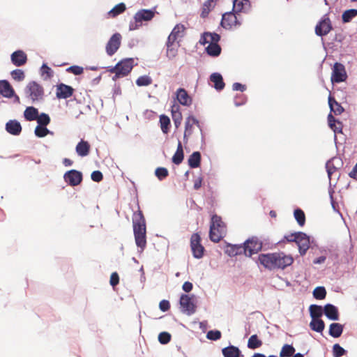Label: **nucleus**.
Listing matches in <instances>:
<instances>
[{
    "label": "nucleus",
    "mask_w": 357,
    "mask_h": 357,
    "mask_svg": "<svg viewBox=\"0 0 357 357\" xmlns=\"http://www.w3.org/2000/svg\"><path fill=\"white\" fill-rule=\"evenodd\" d=\"M258 260L264 268L269 270L284 269L294 262L291 255H286L282 252L260 254Z\"/></svg>",
    "instance_id": "f257e3e1"
},
{
    "label": "nucleus",
    "mask_w": 357,
    "mask_h": 357,
    "mask_svg": "<svg viewBox=\"0 0 357 357\" xmlns=\"http://www.w3.org/2000/svg\"><path fill=\"white\" fill-rule=\"evenodd\" d=\"M220 36L216 33L205 32L202 36L200 43L202 45L208 44L206 47L207 54L211 56H218L221 53V47L218 45Z\"/></svg>",
    "instance_id": "f03ea898"
},
{
    "label": "nucleus",
    "mask_w": 357,
    "mask_h": 357,
    "mask_svg": "<svg viewBox=\"0 0 357 357\" xmlns=\"http://www.w3.org/2000/svg\"><path fill=\"white\" fill-rule=\"evenodd\" d=\"M226 234V225L221 217L213 215L210 225L209 238L211 241L218 243Z\"/></svg>",
    "instance_id": "7ed1b4c3"
},
{
    "label": "nucleus",
    "mask_w": 357,
    "mask_h": 357,
    "mask_svg": "<svg viewBox=\"0 0 357 357\" xmlns=\"http://www.w3.org/2000/svg\"><path fill=\"white\" fill-rule=\"evenodd\" d=\"M134 67V59L128 58L121 60L115 66L109 67L107 70L110 73H114L113 80L127 76Z\"/></svg>",
    "instance_id": "20e7f679"
},
{
    "label": "nucleus",
    "mask_w": 357,
    "mask_h": 357,
    "mask_svg": "<svg viewBox=\"0 0 357 357\" xmlns=\"http://www.w3.org/2000/svg\"><path fill=\"white\" fill-rule=\"evenodd\" d=\"M155 13L151 10L142 9L137 12L134 16V22H130L129 29L130 31L138 29L142 24V21H149L153 18Z\"/></svg>",
    "instance_id": "39448f33"
},
{
    "label": "nucleus",
    "mask_w": 357,
    "mask_h": 357,
    "mask_svg": "<svg viewBox=\"0 0 357 357\" xmlns=\"http://www.w3.org/2000/svg\"><path fill=\"white\" fill-rule=\"evenodd\" d=\"M25 93L27 97L34 102L43 98L44 90L37 82H31L26 86Z\"/></svg>",
    "instance_id": "423d86ee"
},
{
    "label": "nucleus",
    "mask_w": 357,
    "mask_h": 357,
    "mask_svg": "<svg viewBox=\"0 0 357 357\" xmlns=\"http://www.w3.org/2000/svg\"><path fill=\"white\" fill-rule=\"evenodd\" d=\"M333 29L331 20L328 14L324 15L317 24L314 31L318 36H325Z\"/></svg>",
    "instance_id": "0eeeda50"
},
{
    "label": "nucleus",
    "mask_w": 357,
    "mask_h": 357,
    "mask_svg": "<svg viewBox=\"0 0 357 357\" xmlns=\"http://www.w3.org/2000/svg\"><path fill=\"white\" fill-rule=\"evenodd\" d=\"M201 237L198 233H194L190 237V248L196 259H201L204 255L205 248L201 243Z\"/></svg>",
    "instance_id": "6e6552de"
},
{
    "label": "nucleus",
    "mask_w": 357,
    "mask_h": 357,
    "mask_svg": "<svg viewBox=\"0 0 357 357\" xmlns=\"http://www.w3.org/2000/svg\"><path fill=\"white\" fill-rule=\"evenodd\" d=\"M239 15H236L234 12H228L222 15L221 20V26L226 29H231L241 25L238 20Z\"/></svg>",
    "instance_id": "1a4fd4ad"
},
{
    "label": "nucleus",
    "mask_w": 357,
    "mask_h": 357,
    "mask_svg": "<svg viewBox=\"0 0 357 357\" xmlns=\"http://www.w3.org/2000/svg\"><path fill=\"white\" fill-rule=\"evenodd\" d=\"M243 252L246 256H252L262 248V243L256 237H252L244 243Z\"/></svg>",
    "instance_id": "9d476101"
},
{
    "label": "nucleus",
    "mask_w": 357,
    "mask_h": 357,
    "mask_svg": "<svg viewBox=\"0 0 357 357\" xmlns=\"http://www.w3.org/2000/svg\"><path fill=\"white\" fill-rule=\"evenodd\" d=\"M121 35L116 33L112 36L106 45V52L109 56H112L119 49L121 44Z\"/></svg>",
    "instance_id": "9b49d317"
},
{
    "label": "nucleus",
    "mask_w": 357,
    "mask_h": 357,
    "mask_svg": "<svg viewBox=\"0 0 357 357\" xmlns=\"http://www.w3.org/2000/svg\"><path fill=\"white\" fill-rule=\"evenodd\" d=\"M195 126L198 127L201 130L199 121L195 116H189L187 117L185 122V131L183 135V140L185 143H187L188 138L192 136Z\"/></svg>",
    "instance_id": "f8f14e48"
},
{
    "label": "nucleus",
    "mask_w": 357,
    "mask_h": 357,
    "mask_svg": "<svg viewBox=\"0 0 357 357\" xmlns=\"http://www.w3.org/2000/svg\"><path fill=\"white\" fill-rule=\"evenodd\" d=\"M180 305L182 311L192 314L195 312L196 306L193 301V296L187 294H182L180 298Z\"/></svg>",
    "instance_id": "ddd939ff"
},
{
    "label": "nucleus",
    "mask_w": 357,
    "mask_h": 357,
    "mask_svg": "<svg viewBox=\"0 0 357 357\" xmlns=\"http://www.w3.org/2000/svg\"><path fill=\"white\" fill-rule=\"evenodd\" d=\"M347 77L344 66L340 63H335L331 77V81L333 82L340 83L346 80Z\"/></svg>",
    "instance_id": "4468645a"
},
{
    "label": "nucleus",
    "mask_w": 357,
    "mask_h": 357,
    "mask_svg": "<svg viewBox=\"0 0 357 357\" xmlns=\"http://www.w3.org/2000/svg\"><path fill=\"white\" fill-rule=\"evenodd\" d=\"M63 178L70 185L76 186L82 182V174L77 170L72 169L65 173Z\"/></svg>",
    "instance_id": "2eb2a0df"
},
{
    "label": "nucleus",
    "mask_w": 357,
    "mask_h": 357,
    "mask_svg": "<svg viewBox=\"0 0 357 357\" xmlns=\"http://www.w3.org/2000/svg\"><path fill=\"white\" fill-rule=\"evenodd\" d=\"M298 237L296 241V244L298 247L299 253L301 256L305 255L306 252L310 248V238L305 233L298 231Z\"/></svg>",
    "instance_id": "dca6fc26"
},
{
    "label": "nucleus",
    "mask_w": 357,
    "mask_h": 357,
    "mask_svg": "<svg viewBox=\"0 0 357 357\" xmlns=\"http://www.w3.org/2000/svg\"><path fill=\"white\" fill-rule=\"evenodd\" d=\"M133 232L136 245L143 251L146 246V228L135 229Z\"/></svg>",
    "instance_id": "f3484780"
},
{
    "label": "nucleus",
    "mask_w": 357,
    "mask_h": 357,
    "mask_svg": "<svg viewBox=\"0 0 357 357\" xmlns=\"http://www.w3.org/2000/svg\"><path fill=\"white\" fill-rule=\"evenodd\" d=\"M74 89L65 84H59L56 86V97L59 99H66L73 94Z\"/></svg>",
    "instance_id": "a211bd4d"
},
{
    "label": "nucleus",
    "mask_w": 357,
    "mask_h": 357,
    "mask_svg": "<svg viewBox=\"0 0 357 357\" xmlns=\"http://www.w3.org/2000/svg\"><path fill=\"white\" fill-rule=\"evenodd\" d=\"M132 226L133 229H139V228H146V220L144 216L143 215L142 211L140 210L139 206H138V210L134 212L132 215Z\"/></svg>",
    "instance_id": "6ab92c4d"
},
{
    "label": "nucleus",
    "mask_w": 357,
    "mask_h": 357,
    "mask_svg": "<svg viewBox=\"0 0 357 357\" xmlns=\"http://www.w3.org/2000/svg\"><path fill=\"white\" fill-rule=\"evenodd\" d=\"M12 63L15 66H22L27 61V56L22 50L14 52L10 56Z\"/></svg>",
    "instance_id": "aec40b11"
},
{
    "label": "nucleus",
    "mask_w": 357,
    "mask_h": 357,
    "mask_svg": "<svg viewBox=\"0 0 357 357\" xmlns=\"http://www.w3.org/2000/svg\"><path fill=\"white\" fill-rule=\"evenodd\" d=\"M185 29L184 25L181 24H176L168 36L167 40L176 43L178 38H181L183 36Z\"/></svg>",
    "instance_id": "412c9836"
},
{
    "label": "nucleus",
    "mask_w": 357,
    "mask_h": 357,
    "mask_svg": "<svg viewBox=\"0 0 357 357\" xmlns=\"http://www.w3.org/2000/svg\"><path fill=\"white\" fill-rule=\"evenodd\" d=\"M0 94L8 98L15 96V91L7 80H0Z\"/></svg>",
    "instance_id": "4be33fe9"
},
{
    "label": "nucleus",
    "mask_w": 357,
    "mask_h": 357,
    "mask_svg": "<svg viewBox=\"0 0 357 357\" xmlns=\"http://www.w3.org/2000/svg\"><path fill=\"white\" fill-rule=\"evenodd\" d=\"M176 98L180 104L189 106L192 103V98L188 95L187 91L183 88H179L176 91Z\"/></svg>",
    "instance_id": "5701e85b"
},
{
    "label": "nucleus",
    "mask_w": 357,
    "mask_h": 357,
    "mask_svg": "<svg viewBox=\"0 0 357 357\" xmlns=\"http://www.w3.org/2000/svg\"><path fill=\"white\" fill-rule=\"evenodd\" d=\"M6 131L13 135H19L22 132V126L17 120H10L6 124Z\"/></svg>",
    "instance_id": "b1692460"
},
{
    "label": "nucleus",
    "mask_w": 357,
    "mask_h": 357,
    "mask_svg": "<svg viewBox=\"0 0 357 357\" xmlns=\"http://www.w3.org/2000/svg\"><path fill=\"white\" fill-rule=\"evenodd\" d=\"M75 150L79 156L85 157L90 153L91 145L87 141L81 139V141L77 144Z\"/></svg>",
    "instance_id": "393cba45"
},
{
    "label": "nucleus",
    "mask_w": 357,
    "mask_h": 357,
    "mask_svg": "<svg viewBox=\"0 0 357 357\" xmlns=\"http://www.w3.org/2000/svg\"><path fill=\"white\" fill-rule=\"evenodd\" d=\"M325 315L331 320H338L339 314L336 307L331 304H327L325 305L324 309Z\"/></svg>",
    "instance_id": "a878e982"
},
{
    "label": "nucleus",
    "mask_w": 357,
    "mask_h": 357,
    "mask_svg": "<svg viewBox=\"0 0 357 357\" xmlns=\"http://www.w3.org/2000/svg\"><path fill=\"white\" fill-rule=\"evenodd\" d=\"M210 80L214 84V88L218 91L222 90L225 86L223 78L220 73H214L211 74Z\"/></svg>",
    "instance_id": "bb28decb"
},
{
    "label": "nucleus",
    "mask_w": 357,
    "mask_h": 357,
    "mask_svg": "<svg viewBox=\"0 0 357 357\" xmlns=\"http://www.w3.org/2000/svg\"><path fill=\"white\" fill-rule=\"evenodd\" d=\"M224 357H240L241 351L234 346H229L222 350Z\"/></svg>",
    "instance_id": "cd10ccee"
},
{
    "label": "nucleus",
    "mask_w": 357,
    "mask_h": 357,
    "mask_svg": "<svg viewBox=\"0 0 357 357\" xmlns=\"http://www.w3.org/2000/svg\"><path fill=\"white\" fill-rule=\"evenodd\" d=\"M328 104L331 108V110L335 114L340 115L344 112V108L342 105L338 103L335 99L331 96L328 98Z\"/></svg>",
    "instance_id": "c85d7f7f"
},
{
    "label": "nucleus",
    "mask_w": 357,
    "mask_h": 357,
    "mask_svg": "<svg viewBox=\"0 0 357 357\" xmlns=\"http://www.w3.org/2000/svg\"><path fill=\"white\" fill-rule=\"evenodd\" d=\"M167 56L172 59L176 57L177 55L178 45H176L175 43L167 40Z\"/></svg>",
    "instance_id": "c756f323"
},
{
    "label": "nucleus",
    "mask_w": 357,
    "mask_h": 357,
    "mask_svg": "<svg viewBox=\"0 0 357 357\" xmlns=\"http://www.w3.org/2000/svg\"><path fill=\"white\" fill-rule=\"evenodd\" d=\"M184 158V153L181 142L179 141L177 146V149L172 157V162L175 165H179L182 162Z\"/></svg>",
    "instance_id": "7c9ffc66"
},
{
    "label": "nucleus",
    "mask_w": 357,
    "mask_h": 357,
    "mask_svg": "<svg viewBox=\"0 0 357 357\" xmlns=\"http://www.w3.org/2000/svg\"><path fill=\"white\" fill-rule=\"evenodd\" d=\"M188 165L191 168L199 167L201 162V154L199 151L193 152L188 158Z\"/></svg>",
    "instance_id": "2f4dec72"
},
{
    "label": "nucleus",
    "mask_w": 357,
    "mask_h": 357,
    "mask_svg": "<svg viewBox=\"0 0 357 357\" xmlns=\"http://www.w3.org/2000/svg\"><path fill=\"white\" fill-rule=\"evenodd\" d=\"M343 331V326L339 323H333L329 327V334L333 337H339Z\"/></svg>",
    "instance_id": "473e14b6"
},
{
    "label": "nucleus",
    "mask_w": 357,
    "mask_h": 357,
    "mask_svg": "<svg viewBox=\"0 0 357 357\" xmlns=\"http://www.w3.org/2000/svg\"><path fill=\"white\" fill-rule=\"evenodd\" d=\"M38 116V111L33 107H28L24 112V116L26 121H31L36 120Z\"/></svg>",
    "instance_id": "72a5a7b5"
},
{
    "label": "nucleus",
    "mask_w": 357,
    "mask_h": 357,
    "mask_svg": "<svg viewBox=\"0 0 357 357\" xmlns=\"http://www.w3.org/2000/svg\"><path fill=\"white\" fill-rule=\"evenodd\" d=\"M243 250V248L241 245H227L225 249V253L229 256L233 257L239 255Z\"/></svg>",
    "instance_id": "f704fd0d"
},
{
    "label": "nucleus",
    "mask_w": 357,
    "mask_h": 357,
    "mask_svg": "<svg viewBox=\"0 0 357 357\" xmlns=\"http://www.w3.org/2000/svg\"><path fill=\"white\" fill-rule=\"evenodd\" d=\"M217 0H206L202 6L201 16L206 17L211 10L215 7Z\"/></svg>",
    "instance_id": "c9c22d12"
},
{
    "label": "nucleus",
    "mask_w": 357,
    "mask_h": 357,
    "mask_svg": "<svg viewBox=\"0 0 357 357\" xmlns=\"http://www.w3.org/2000/svg\"><path fill=\"white\" fill-rule=\"evenodd\" d=\"M262 345V341L258 338L257 335H252L248 341V347L250 349L259 348Z\"/></svg>",
    "instance_id": "e433bc0d"
},
{
    "label": "nucleus",
    "mask_w": 357,
    "mask_h": 357,
    "mask_svg": "<svg viewBox=\"0 0 357 357\" xmlns=\"http://www.w3.org/2000/svg\"><path fill=\"white\" fill-rule=\"evenodd\" d=\"M312 330L317 332H322L324 329V322L320 319H312L310 324Z\"/></svg>",
    "instance_id": "4c0bfd02"
},
{
    "label": "nucleus",
    "mask_w": 357,
    "mask_h": 357,
    "mask_svg": "<svg viewBox=\"0 0 357 357\" xmlns=\"http://www.w3.org/2000/svg\"><path fill=\"white\" fill-rule=\"evenodd\" d=\"M160 128L163 133L167 134L169 130L170 119L166 115H161L160 116Z\"/></svg>",
    "instance_id": "58836bf2"
},
{
    "label": "nucleus",
    "mask_w": 357,
    "mask_h": 357,
    "mask_svg": "<svg viewBox=\"0 0 357 357\" xmlns=\"http://www.w3.org/2000/svg\"><path fill=\"white\" fill-rule=\"evenodd\" d=\"M295 352V349L292 345L290 344H284L280 352V357H291L293 356Z\"/></svg>",
    "instance_id": "ea45409f"
},
{
    "label": "nucleus",
    "mask_w": 357,
    "mask_h": 357,
    "mask_svg": "<svg viewBox=\"0 0 357 357\" xmlns=\"http://www.w3.org/2000/svg\"><path fill=\"white\" fill-rule=\"evenodd\" d=\"M310 312L312 319H319L323 314L321 306L311 305L310 306Z\"/></svg>",
    "instance_id": "a19ab883"
},
{
    "label": "nucleus",
    "mask_w": 357,
    "mask_h": 357,
    "mask_svg": "<svg viewBox=\"0 0 357 357\" xmlns=\"http://www.w3.org/2000/svg\"><path fill=\"white\" fill-rule=\"evenodd\" d=\"M249 3L248 0H234L233 3V11L235 13H241L245 8V6Z\"/></svg>",
    "instance_id": "79ce46f5"
},
{
    "label": "nucleus",
    "mask_w": 357,
    "mask_h": 357,
    "mask_svg": "<svg viewBox=\"0 0 357 357\" xmlns=\"http://www.w3.org/2000/svg\"><path fill=\"white\" fill-rule=\"evenodd\" d=\"M294 215L298 224L303 227L305 223V215L304 212L301 209L297 208L294 211Z\"/></svg>",
    "instance_id": "37998d69"
},
{
    "label": "nucleus",
    "mask_w": 357,
    "mask_h": 357,
    "mask_svg": "<svg viewBox=\"0 0 357 357\" xmlns=\"http://www.w3.org/2000/svg\"><path fill=\"white\" fill-rule=\"evenodd\" d=\"M126 9V5L123 3H120L116 5L110 11L109 15L114 17L122 13H123Z\"/></svg>",
    "instance_id": "c03bdc74"
},
{
    "label": "nucleus",
    "mask_w": 357,
    "mask_h": 357,
    "mask_svg": "<svg viewBox=\"0 0 357 357\" xmlns=\"http://www.w3.org/2000/svg\"><path fill=\"white\" fill-rule=\"evenodd\" d=\"M357 15V10L356 9H349L345 10L342 16V21L344 22H350L354 17Z\"/></svg>",
    "instance_id": "a18cd8bd"
},
{
    "label": "nucleus",
    "mask_w": 357,
    "mask_h": 357,
    "mask_svg": "<svg viewBox=\"0 0 357 357\" xmlns=\"http://www.w3.org/2000/svg\"><path fill=\"white\" fill-rule=\"evenodd\" d=\"M313 296L316 299L322 300L326 296V291L324 287H317L313 291Z\"/></svg>",
    "instance_id": "49530a36"
},
{
    "label": "nucleus",
    "mask_w": 357,
    "mask_h": 357,
    "mask_svg": "<svg viewBox=\"0 0 357 357\" xmlns=\"http://www.w3.org/2000/svg\"><path fill=\"white\" fill-rule=\"evenodd\" d=\"M34 132L35 135L38 137H44L49 133H52L46 128V126L38 125L36 127Z\"/></svg>",
    "instance_id": "de8ad7c7"
},
{
    "label": "nucleus",
    "mask_w": 357,
    "mask_h": 357,
    "mask_svg": "<svg viewBox=\"0 0 357 357\" xmlns=\"http://www.w3.org/2000/svg\"><path fill=\"white\" fill-rule=\"evenodd\" d=\"M36 120L38 126H47L50 123V118L49 115L45 113L38 114Z\"/></svg>",
    "instance_id": "09e8293b"
},
{
    "label": "nucleus",
    "mask_w": 357,
    "mask_h": 357,
    "mask_svg": "<svg viewBox=\"0 0 357 357\" xmlns=\"http://www.w3.org/2000/svg\"><path fill=\"white\" fill-rule=\"evenodd\" d=\"M151 83V78L147 75L140 76L136 80V84L139 86H149Z\"/></svg>",
    "instance_id": "8fccbe9b"
},
{
    "label": "nucleus",
    "mask_w": 357,
    "mask_h": 357,
    "mask_svg": "<svg viewBox=\"0 0 357 357\" xmlns=\"http://www.w3.org/2000/svg\"><path fill=\"white\" fill-rule=\"evenodd\" d=\"M346 354V350L339 344H335L333 347V357H341Z\"/></svg>",
    "instance_id": "3c124183"
},
{
    "label": "nucleus",
    "mask_w": 357,
    "mask_h": 357,
    "mask_svg": "<svg viewBox=\"0 0 357 357\" xmlns=\"http://www.w3.org/2000/svg\"><path fill=\"white\" fill-rule=\"evenodd\" d=\"M155 174L160 181H162L167 177L169 172L165 167H158L155 171Z\"/></svg>",
    "instance_id": "603ef678"
},
{
    "label": "nucleus",
    "mask_w": 357,
    "mask_h": 357,
    "mask_svg": "<svg viewBox=\"0 0 357 357\" xmlns=\"http://www.w3.org/2000/svg\"><path fill=\"white\" fill-rule=\"evenodd\" d=\"M41 75L45 79H50L53 76V72L46 64H43L41 67Z\"/></svg>",
    "instance_id": "864d4df0"
},
{
    "label": "nucleus",
    "mask_w": 357,
    "mask_h": 357,
    "mask_svg": "<svg viewBox=\"0 0 357 357\" xmlns=\"http://www.w3.org/2000/svg\"><path fill=\"white\" fill-rule=\"evenodd\" d=\"M11 76L13 79L18 82L22 81L25 77L24 71L20 69L13 70L11 72Z\"/></svg>",
    "instance_id": "5fc2aeb1"
},
{
    "label": "nucleus",
    "mask_w": 357,
    "mask_h": 357,
    "mask_svg": "<svg viewBox=\"0 0 357 357\" xmlns=\"http://www.w3.org/2000/svg\"><path fill=\"white\" fill-rule=\"evenodd\" d=\"M298 232L291 233L290 234L285 235L282 240L280 241V243H296L297 238L298 237Z\"/></svg>",
    "instance_id": "6e6d98bb"
},
{
    "label": "nucleus",
    "mask_w": 357,
    "mask_h": 357,
    "mask_svg": "<svg viewBox=\"0 0 357 357\" xmlns=\"http://www.w3.org/2000/svg\"><path fill=\"white\" fill-rule=\"evenodd\" d=\"M170 340L171 335L167 332H162L158 335V341L162 344H167Z\"/></svg>",
    "instance_id": "4d7b16f0"
},
{
    "label": "nucleus",
    "mask_w": 357,
    "mask_h": 357,
    "mask_svg": "<svg viewBox=\"0 0 357 357\" xmlns=\"http://www.w3.org/2000/svg\"><path fill=\"white\" fill-rule=\"evenodd\" d=\"M221 332L219 331H209L206 334V337L211 340H218L221 338Z\"/></svg>",
    "instance_id": "13d9d810"
},
{
    "label": "nucleus",
    "mask_w": 357,
    "mask_h": 357,
    "mask_svg": "<svg viewBox=\"0 0 357 357\" xmlns=\"http://www.w3.org/2000/svg\"><path fill=\"white\" fill-rule=\"evenodd\" d=\"M66 71L75 75H79L83 73L84 68L79 66H72L66 69Z\"/></svg>",
    "instance_id": "bf43d9fd"
},
{
    "label": "nucleus",
    "mask_w": 357,
    "mask_h": 357,
    "mask_svg": "<svg viewBox=\"0 0 357 357\" xmlns=\"http://www.w3.org/2000/svg\"><path fill=\"white\" fill-rule=\"evenodd\" d=\"M172 116V119H173L174 123L175 125V127L176 128H178L181 126L182 119H183L181 113H175Z\"/></svg>",
    "instance_id": "052dcab7"
},
{
    "label": "nucleus",
    "mask_w": 357,
    "mask_h": 357,
    "mask_svg": "<svg viewBox=\"0 0 357 357\" xmlns=\"http://www.w3.org/2000/svg\"><path fill=\"white\" fill-rule=\"evenodd\" d=\"M91 179L95 182H100L103 178V175L100 171H94L91 173Z\"/></svg>",
    "instance_id": "680f3d73"
},
{
    "label": "nucleus",
    "mask_w": 357,
    "mask_h": 357,
    "mask_svg": "<svg viewBox=\"0 0 357 357\" xmlns=\"http://www.w3.org/2000/svg\"><path fill=\"white\" fill-rule=\"evenodd\" d=\"M119 282V276L117 273L114 272L111 274L109 283L114 287Z\"/></svg>",
    "instance_id": "e2e57ef3"
},
{
    "label": "nucleus",
    "mask_w": 357,
    "mask_h": 357,
    "mask_svg": "<svg viewBox=\"0 0 357 357\" xmlns=\"http://www.w3.org/2000/svg\"><path fill=\"white\" fill-rule=\"evenodd\" d=\"M159 307L161 311L166 312L170 308L169 302L167 300H162L159 303Z\"/></svg>",
    "instance_id": "0e129e2a"
},
{
    "label": "nucleus",
    "mask_w": 357,
    "mask_h": 357,
    "mask_svg": "<svg viewBox=\"0 0 357 357\" xmlns=\"http://www.w3.org/2000/svg\"><path fill=\"white\" fill-rule=\"evenodd\" d=\"M203 178L201 176L197 177L194 181V189L199 190L202 187Z\"/></svg>",
    "instance_id": "69168bd1"
},
{
    "label": "nucleus",
    "mask_w": 357,
    "mask_h": 357,
    "mask_svg": "<svg viewBox=\"0 0 357 357\" xmlns=\"http://www.w3.org/2000/svg\"><path fill=\"white\" fill-rule=\"evenodd\" d=\"M232 89L234 91H244L245 90V86L240 83L236 82L233 84Z\"/></svg>",
    "instance_id": "338daca9"
},
{
    "label": "nucleus",
    "mask_w": 357,
    "mask_h": 357,
    "mask_svg": "<svg viewBox=\"0 0 357 357\" xmlns=\"http://www.w3.org/2000/svg\"><path fill=\"white\" fill-rule=\"evenodd\" d=\"M193 285L190 282H185L183 284V290L185 292H190L192 289Z\"/></svg>",
    "instance_id": "774afa93"
}]
</instances>
